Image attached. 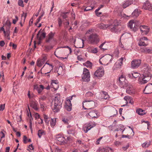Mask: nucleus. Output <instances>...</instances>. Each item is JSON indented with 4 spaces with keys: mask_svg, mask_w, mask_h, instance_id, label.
<instances>
[{
    "mask_svg": "<svg viewBox=\"0 0 152 152\" xmlns=\"http://www.w3.org/2000/svg\"><path fill=\"white\" fill-rule=\"evenodd\" d=\"M151 76V75L149 72L148 73H144L143 75V77L138 78V83L141 85L146 83L150 80Z\"/></svg>",
    "mask_w": 152,
    "mask_h": 152,
    "instance_id": "nucleus-1",
    "label": "nucleus"
},
{
    "mask_svg": "<svg viewBox=\"0 0 152 152\" xmlns=\"http://www.w3.org/2000/svg\"><path fill=\"white\" fill-rule=\"evenodd\" d=\"M88 42L90 43L96 44L99 41V39L98 36L95 34H91L88 38Z\"/></svg>",
    "mask_w": 152,
    "mask_h": 152,
    "instance_id": "nucleus-2",
    "label": "nucleus"
},
{
    "mask_svg": "<svg viewBox=\"0 0 152 152\" xmlns=\"http://www.w3.org/2000/svg\"><path fill=\"white\" fill-rule=\"evenodd\" d=\"M94 105V102L92 100H85L83 103V108L85 110L86 109L87 110L89 108L91 109L92 106Z\"/></svg>",
    "mask_w": 152,
    "mask_h": 152,
    "instance_id": "nucleus-3",
    "label": "nucleus"
},
{
    "mask_svg": "<svg viewBox=\"0 0 152 152\" xmlns=\"http://www.w3.org/2000/svg\"><path fill=\"white\" fill-rule=\"evenodd\" d=\"M128 26L129 28L134 32L137 30L138 27L137 23L134 20H130L128 24Z\"/></svg>",
    "mask_w": 152,
    "mask_h": 152,
    "instance_id": "nucleus-4",
    "label": "nucleus"
},
{
    "mask_svg": "<svg viewBox=\"0 0 152 152\" xmlns=\"http://www.w3.org/2000/svg\"><path fill=\"white\" fill-rule=\"evenodd\" d=\"M83 74L82 76V78L84 81L88 82L90 80V74L88 70L84 68L83 72Z\"/></svg>",
    "mask_w": 152,
    "mask_h": 152,
    "instance_id": "nucleus-5",
    "label": "nucleus"
},
{
    "mask_svg": "<svg viewBox=\"0 0 152 152\" xmlns=\"http://www.w3.org/2000/svg\"><path fill=\"white\" fill-rule=\"evenodd\" d=\"M68 48L69 50V53L71 54L72 53L71 48L68 46H66L64 47H60L57 48L54 52L55 55L57 57H59V56H61L63 53L64 51L61 49V48Z\"/></svg>",
    "mask_w": 152,
    "mask_h": 152,
    "instance_id": "nucleus-6",
    "label": "nucleus"
},
{
    "mask_svg": "<svg viewBox=\"0 0 152 152\" xmlns=\"http://www.w3.org/2000/svg\"><path fill=\"white\" fill-rule=\"evenodd\" d=\"M119 85L121 87H124L127 86L128 83L126 79V77L122 75L118 78V80Z\"/></svg>",
    "mask_w": 152,
    "mask_h": 152,
    "instance_id": "nucleus-7",
    "label": "nucleus"
},
{
    "mask_svg": "<svg viewBox=\"0 0 152 152\" xmlns=\"http://www.w3.org/2000/svg\"><path fill=\"white\" fill-rule=\"evenodd\" d=\"M138 44L140 46H146L148 45V39L145 37H142L140 39Z\"/></svg>",
    "mask_w": 152,
    "mask_h": 152,
    "instance_id": "nucleus-8",
    "label": "nucleus"
},
{
    "mask_svg": "<svg viewBox=\"0 0 152 152\" xmlns=\"http://www.w3.org/2000/svg\"><path fill=\"white\" fill-rule=\"evenodd\" d=\"M112 59V56L110 55H106L101 58V60L104 65H107L111 62Z\"/></svg>",
    "mask_w": 152,
    "mask_h": 152,
    "instance_id": "nucleus-9",
    "label": "nucleus"
},
{
    "mask_svg": "<svg viewBox=\"0 0 152 152\" xmlns=\"http://www.w3.org/2000/svg\"><path fill=\"white\" fill-rule=\"evenodd\" d=\"M127 85V86H125V87H126V92L129 94H135V91L133 86L130 84H128Z\"/></svg>",
    "mask_w": 152,
    "mask_h": 152,
    "instance_id": "nucleus-10",
    "label": "nucleus"
},
{
    "mask_svg": "<svg viewBox=\"0 0 152 152\" xmlns=\"http://www.w3.org/2000/svg\"><path fill=\"white\" fill-rule=\"evenodd\" d=\"M111 22H113V24L110 23L111 25L109 27L110 28L112 32H115L117 31V26L118 25V23L116 20H114V22L112 20Z\"/></svg>",
    "mask_w": 152,
    "mask_h": 152,
    "instance_id": "nucleus-11",
    "label": "nucleus"
},
{
    "mask_svg": "<svg viewBox=\"0 0 152 152\" xmlns=\"http://www.w3.org/2000/svg\"><path fill=\"white\" fill-rule=\"evenodd\" d=\"M104 71L103 68L102 66H100L96 71L94 75L97 77H101L104 75Z\"/></svg>",
    "mask_w": 152,
    "mask_h": 152,
    "instance_id": "nucleus-12",
    "label": "nucleus"
},
{
    "mask_svg": "<svg viewBox=\"0 0 152 152\" xmlns=\"http://www.w3.org/2000/svg\"><path fill=\"white\" fill-rule=\"evenodd\" d=\"M141 61L140 60H134L131 62V67L132 68L136 69L138 68L141 64Z\"/></svg>",
    "mask_w": 152,
    "mask_h": 152,
    "instance_id": "nucleus-13",
    "label": "nucleus"
},
{
    "mask_svg": "<svg viewBox=\"0 0 152 152\" xmlns=\"http://www.w3.org/2000/svg\"><path fill=\"white\" fill-rule=\"evenodd\" d=\"M141 34H147L149 31V28L146 26H141L140 27Z\"/></svg>",
    "mask_w": 152,
    "mask_h": 152,
    "instance_id": "nucleus-14",
    "label": "nucleus"
},
{
    "mask_svg": "<svg viewBox=\"0 0 152 152\" xmlns=\"http://www.w3.org/2000/svg\"><path fill=\"white\" fill-rule=\"evenodd\" d=\"M87 113L88 115L91 118H96L97 117L96 112L94 110H91V108L88 109Z\"/></svg>",
    "mask_w": 152,
    "mask_h": 152,
    "instance_id": "nucleus-15",
    "label": "nucleus"
},
{
    "mask_svg": "<svg viewBox=\"0 0 152 152\" xmlns=\"http://www.w3.org/2000/svg\"><path fill=\"white\" fill-rule=\"evenodd\" d=\"M142 8L144 9L152 11V5L148 1H146L143 5Z\"/></svg>",
    "mask_w": 152,
    "mask_h": 152,
    "instance_id": "nucleus-16",
    "label": "nucleus"
},
{
    "mask_svg": "<svg viewBox=\"0 0 152 152\" xmlns=\"http://www.w3.org/2000/svg\"><path fill=\"white\" fill-rule=\"evenodd\" d=\"M61 105V103L60 99V95L59 94H57L55 97L54 100V105Z\"/></svg>",
    "mask_w": 152,
    "mask_h": 152,
    "instance_id": "nucleus-17",
    "label": "nucleus"
},
{
    "mask_svg": "<svg viewBox=\"0 0 152 152\" xmlns=\"http://www.w3.org/2000/svg\"><path fill=\"white\" fill-rule=\"evenodd\" d=\"M144 92L146 94H149L152 93V84H148L145 88Z\"/></svg>",
    "mask_w": 152,
    "mask_h": 152,
    "instance_id": "nucleus-18",
    "label": "nucleus"
},
{
    "mask_svg": "<svg viewBox=\"0 0 152 152\" xmlns=\"http://www.w3.org/2000/svg\"><path fill=\"white\" fill-rule=\"evenodd\" d=\"M133 0H126L124 1L122 5V7L124 8L129 7L133 3Z\"/></svg>",
    "mask_w": 152,
    "mask_h": 152,
    "instance_id": "nucleus-19",
    "label": "nucleus"
},
{
    "mask_svg": "<svg viewBox=\"0 0 152 152\" xmlns=\"http://www.w3.org/2000/svg\"><path fill=\"white\" fill-rule=\"evenodd\" d=\"M65 106L66 109L70 111L72 109V104L70 100H66L65 103Z\"/></svg>",
    "mask_w": 152,
    "mask_h": 152,
    "instance_id": "nucleus-20",
    "label": "nucleus"
},
{
    "mask_svg": "<svg viewBox=\"0 0 152 152\" xmlns=\"http://www.w3.org/2000/svg\"><path fill=\"white\" fill-rule=\"evenodd\" d=\"M67 128L68 129L67 131L68 134H72L73 135H75L76 132V131L74 127H71L70 125H69L67 126Z\"/></svg>",
    "mask_w": 152,
    "mask_h": 152,
    "instance_id": "nucleus-21",
    "label": "nucleus"
},
{
    "mask_svg": "<svg viewBox=\"0 0 152 152\" xmlns=\"http://www.w3.org/2000/svg\"><path fill=\"white\" fill-rule=\"evenodd\" d=\"M34 89L36 90L39 94H40L44 89V86L42 85H40L38 86L37 85H34Z\"/></svg>",
    "mask_w": 152,
    "mask_h": 152,
    "instance_id": "nucleus-22",
    "label": "nucleus"
},
{
    "mask_svg": "<svg viewBox=\"0 0 152 152\" xmlns=\"http://www.w3.org/2000/svg\"><path fill=\"white\" fill-rule=\"evenodd\" d=\"M55 33H53L50 32L47 36V37L46 39V42H49L52 39L55 35Z\"/></svg>",
    "mask_w": 152,
    "mask_h": 152,
    "instance_id": "nucleus-23",
    "label": "nucleus"
},
{
    "mask_svg": "<svg viewBox=\"0 0 152 152\" xmlns=\"http://www.w3.org/2000/svg\"><path fill=\"white\" fill-rule=\"evenodd\" d=\"M30 106L35 110H38L39 109L38 104L34 101H31L30 103Z\"/></svg>",
    "mask_w": 152,
    "mask_h": 152,
    "instance_id": "nucleus-24",
    "label": "nucleus"
},
{
    "mask_svg": "<svg viewBox=\"0 0 152 152\" xmlns=\"http://www.w3.org/2000/svg\"><path fill=\"white\" fill-rule=\"evenodd\" d=\"M87 51L90 53H96L98 52L97 48H94L93 47H88L87 49Z\"/></svg>",
    "mask_w": 152,
    "mask_h": 152,
    "instance_id": "nucleus-25",
    "label": "nucleus"
},
{
    "mask_svg": "<svg viewBox=\"0 0 152 152\" xmlns=\"http://www.w3.org/2000/svg\"><path fill=\"white\" fill-rule=\"evenodd\" d=\"M111 25L110 24H104L103 23H102L98 24V27L101 29H106Z\"/></svg>",
    "mask_w": 152,
    "mask_h": 152,
    "instance_id": "nucleus-26",
    "label": "nucleus"
},
{
    "mask_svg": "<svg viewBox=\"0 0 152 152\" xmlns=\"http://www.w3.org/2000/svg\"><path fill=\"white\" fill-rule=\"evenodd\" d=\"M41 30L39 31L37 34V38L39 41H40L42 38H45L46 36V33L44 32H42L40 36H39V34Z\"/></svg>",
    "mask_w": 152,
    "mask_h": 152,
    "instance_id": "nucleus-27",
    "label": "nucleus"
},
{
    "mask_svg": "<svg viewBox=\"0 0 152 152\" xmlns=\"http://www.w3.org/2000/svg\"><path fill=\"white\" fill-rule=\"evenodd\" d=\"M101 94L102 99H108L110 97L107 92L103 91L101 92Z\"/></svg>",
    "mask_w": 152,
    "mask_h": 152,
    "instance_id": "nucleus-28",
    "label": "nucleus"
},
{
    "mask_svg": "<svg viewBox=\"0 0 152 152\" xmlns=\"http://www.w3.org/2000/svg\"><path fill=\"white\" fill-rule=\"evenodd\" d=\"M142 52L148 54L152 53V48H145L141 50Z\"/></svg>",
    "mask_w": 152,
    "mask_h": 152,
    "instance_id": "nucleus-29",
    "label": "nucleus"
},
{
    "mask_svg": "<svg viewBox=\"0 0 152 152\" xmlns=\"http://www.w3.org/2000/svg\"><path fill=\"white\" fill-rule=\"evenodd\" d=\"M61 107V105H54V106L52 108L54 112H58L59 111Z\"/></svg>",
    "mask_w": 152,
    "mask_h": 152,
    "instance_id": "nucleus-30",
    "label": "nucleus"
},
{
    "mask_svg": "<svg viewBox=\"0 0 152 152\" xmlns=\"http://www.w3.org/2000/svg\"><path fill=\"white\" fill-rule=\"evenodd\" d=\"M124 99L126 101V104L129 103L132 104H133V101L131 97L129 96H125L124 98Z\"/></svg>",
    "mask_w": 152,
    "mask_h": 152,
    "instance_id": "nucleus-31",
    "label": "nucleus"
},
{
    "mask_svg": "<svg viewBox=\"0 0 152 152\" xmlns=\"http://www.w3.org/2000/svg\"><path fill=\"white\" fill-rule=\"evenodd\" d=\"M140 14V11L139 12L138 10H135L132 13V16L134 18L137 17Z\"/></svg>",
    "mask_w": 152,
    "mask_h": 152,
    "instance_id": "nucleus-32",
    "label": "nucleus"
},
{
    "mask_svg": "<svg viewBox=\"0 0 152 152\" xmlns=\"http://www.w3.org/2000/svg\"><path fill=\"white\" fill-rule=\"evenodd\" d=\"M47 64L48 66H49V72H47V73H46L45 74H46L47 73H49L53 69V65L50 64H49V63H48L47 62H46L45 64L43 66V67L41 69V70L44 67H46V65Z\"/></svg>",
    "mask_w": 152,
    "mask_h": 152,
    "instance_id": "nucleus-33",
    "label": "nucleus"
},
{
    "mask_svg": "<svg viewBox=\"0 0 152 152\" xmlns=\"http://www.w3.org/2000/svg\"><path fill=\"white\" fill-rule=\"evenodd\" d=\"M91 128L90 126L89 125H85L83 127V130L85 133H87L88 131L90 130Z\"/></svg>",
    "mask_w": 152,
    "mask_h": 152,
    "instance_id": "nucleus-34",
    "label": "nucleus"
},
{
    "mask_svg": "<svg viewBox=\"0 0 152 152\" xmlns=\"http://www.w3.org/2000/svg\"><path fill=\"white\" fill-rule=\"evenodd\" d=\"M136 113L140 115H143L146 113L145 110L140 108L136 110Z\"/></svg>",
    "mask_w": 152,
    "mask_h": 152,
    "instance_id": "nucleus-35",
    "label": "nucleus"
},
{
    "mask_svg": "<svg viewBox=\"0 0 152 152\" xmlns=\"http://www.w3.org/2000/svg\"><path fill=\"white\" fill-rule=\"evenodd\" d=\"M43 116L45 122L47 124H49L50 118L45 114H43Z\"/></svg>",
    "mask_w": 152,
    "mask_h": 152,
    "instance_id": "nucleus-36",
    "label": "nucleus"
},
{
    "mask_svg": "<svg viewBox=\"0 0 152 152\" xmlns=\"http://www.w3.org/2000/svg\"><path fill=\"white\" fill-rule=\"evenodd\" d=\"M45 62L40 59H38L37 61L36 64L37 66L39 67H41Z\"/></svg>",
    "mask_w": 152,
    "mask_h": 152,
    "instance_id": "nucleus-37",
    "label": "nucleus"
},
{
    "mask_svg": "<svg viewBox=\"0 0 152 152\" xmlns=\"http://www.w3.org/2000/svg\"><path fill=\"white\" fill-rule=\"evenodd\" d=\"M56 139L58 141L61 142H64L65 140V138L59 135L56 137Z\"/></svg>",
    "mask_w": 152,
    "mask_h": 152,
    "instance_id": "nucleus-38",
    "label": "nucleus"
},
{
    "mask_svg": "<svg viewBox=\"0 0 152 152\" xmlns=\"http://www.w3.org/2000/svg\"><path fill=\"white\" fill-rule=\"evenodd\" d=\"M45 131L42 130H39L38 133V135L39 138H40L41 136L43 135H45Z\"/></svg>",
    "mask_w": 152,
    "mask_h": 152,
    "instance_id": "nucleus-39",
    "label": "nucleus"
},
{
    "mask_svg": "<svg viewBox=\"0 0 152 152\" xmlns=\"http://www.w3.org/2000/svg\"><path fill=\"white\" fill-rule=\"evenodd\" d=\"M151 144L150 142H146L142 144V147L143 148H145L148 147Z\"/></svg>",
    "mask_w": 152,
    "mask_h": 152,
    "instance_id": "nucleus-40",
    "label": "nucleus"
},
{
    "mask_svg": "<svg viewBox=\"0 0 152 152\" xmlns=\"http://www.w3.org/2000/svg\"><path fill=\"white\" fill-rule=\"evenodd\" d=\"M56 122V118H52L50 122V124L51 126L52 127H53L55 125Z\"/></svg>",
    "mask_w": 152,
    "mask_h": 152,
    "instance_id": "nucleus-41",
    "label": "nucleus"
},
{
    "mask_svg": "<svg viewBox=\"0 0 152 152\" xmlns=\"http://www.w3.org/2000/svg\"><path fill=\"white\" fill-rule=\"evenodd\" d=\"M131 37V35L130 34L127 33H125L122 34L121 37L127 39L130 37Z\"/></svg>",
    "mask_w": 152,
    "mask_h": 152,
    "instance_id": "nucleus-42",
    "label": "nucleus"
},
{
    "mask_svg": "<svg viewBox=\"0 0 152 152\" xmlns=\"http://www.w3.org/2000/svg\"><path fill=\"white\" fill-rule=\"evenodd\" d=\"M84 65L87 67L89 68H91L92 66V63L88 61H87L86 63H84Z\"/></svg>",
    "mask_w": 152,
    "mask_h": 152,
    "instance_id": "nucleus-43",
    "label": "nucleus"
},
{
    "mask_svg": "<svg viewBox=\"0 0 152 152\" xmlns=\"http://www.w3.org/2000/svg\"><path fill=\"white\" fill-rule=\"evenodd\" d=\"M50 86L51 87L53 88L55 90H57L58 87V84L57 83H51Z\"/></svg>",
    "mask_w": 152,
    "mask_h": 152,
    "instance_id": "nucleus-44",
    "label": "nucleus"
},
{
    "mask_svg": "<svg viewBox=\"0 0 152 152\" xmlns=\"http://www.w3.org/2000/svg\"><path fill=\"white\" fill-rule=\"evenodd\" d=\"M79 42L81 44L80 45H78V48H83L84 46V41L83 39H80L79 41Z\"/></svg>",
    "mask_w": 152,
    "mask_h": 152,
    "instance_id": "nucleus-45",
    "label": "nucleus"
},
{
    "mask_svg": "<svg viewBox=\"0 0 152 152\" xmlns=\"http://www.w3.org/2000/svg\"><path fill=\"white\" fill-rule=\"evenodd\" d=\"M140 74L137 72H133V78H136L138 77Z\"/></svg>",
    "mask_w": 152,
    "mask_h": 152,
    "instance_id": "nucleus-46",
    "label": "nucleus"
},
{
    "mask_svg": "<svg viewBox=\"0 0 152 152\" xmlns=\"http://www.w3.org/2000/svg\"><path fill=\"white\" fill-rule=\"evenodd\" d=\"M93 94L91 92H87L85 95L86 96L87 98H88L92 96Z\"/></svg>",
    "mask_w": 152,
    "mask_h": 152,
    "instance_id": "nucleus-47",
    "label": "nucleus"
},
{
    "mask_svg": "<svg viewBox=\"0 0 152 152\" xmlns=\"http://www.w3.org/2000/svg\"><path fill=\"white\" fill-rule=\"evenodd\" d=\"M46 99V97L45 96H41L39 98V103H40V102H42V101L45 100Z\"/></svg>",
    "mask_w": 152,
    "mask_h": 152,
    "instance_id": "nucleus-48",
    "label": "nucleus"
},
{
    "mask_svg": "<svg viewBox=\"0 0 152 152\" xmlns=\"http://www.w3.org/2000/svg\"><path fill=\"white\" fill-rule=\"evenodd\" d=\"M45 47L46 51H48L53 48V46H52L48 45L45 46Z\"/></svg>",
    "mask_w": 152,
    "mask_h": 152,
    "instance_id": "nucleus-49",
    "label": "nucleus"
},
{
    "mask_svg": "<svg viewBox=\"0 0 152 152\" xmlns=\"http://www.w3.org/2000/svg\"><path fill=\"white\" fill-rule=\"evenodd\" d=\"M68 14L69 13L68 12L63 13L61 14V15L65 19L67 17Z\"/></svg>",
    "mask_w": 152,
    "mask_h": 152,
    "instance_id": "nucleus-50",
    "label": "nucleus"
},
{
    "mask_svg": "<svg viewBox=\"0 0 152 152\" xmlns=\"http://www.w3.org/2000/svg\"><path fill=\"white\" fill-rule=\"evenodd\" d=\"M62 121L65 124H68V121L69 120L67 118H62Z\"/></svg>",
    "mask_w": 152,
    "mask_h": 152,
    "instance_id": "nucleus-51",
    "label": "nucleus"
},
{
    "mask_svg": "<svg viewBox=\"0 0 152 152\" xmlns=\"http://www.w3.org/2000/svg\"><path fill=\"white\" fill-rule=\"evenodd\" d=\"M18 4L19 6H20L23 7L24 6L23 4V1L22 0H19Z\"/></svg>",
    "mask_w": 152,
    "mask_h": 152,
    "instance_id": "nucleus-52",
    "label": "nucleus"
},
{
    "mask_svg": "<svg viewBox=\"0 0 152 152\" xmlns=\"http://www.w3.org/2000/svg\"><path fill=\"white\" fill-rule=\"evenodd\" d=\"M88 125H89L90 127L92 128L93 127L95 126H96V124L94 122H93L90 123L89 124H88Z\"/></svg>",
    "mask_w": 152,
    "mask_h": 152,
    "instance_id": "nucleus-53",
    "label": "nucleus"
},
{
    "mask_svg": "<svg viewBox=\"0 0 152 152\" xmlns=\"http://www.w3.org/2000/svg\"><path fill=\"white\" fill-rule=\"evenodd\" d=\"M93 9V7H92L88 6L86 7L84 10L85 11H87L92 10Z\"/></svg>",
    "mask_w": 152,
    "mask_h": 152,
    "instance_id": "nucleus-54",
    "label": "nucleus"
},
{
    "mask_svg": "<svg viewBox=\"0 0 152 152\" xmlns=\"http://www.w3.org/2000/svg\"><path fill=\"white\" fill-rule=\"evenodd\" d=\"M39 104L40 106V108L42 110H44L45 108V104L44 102H40Z\"/></svg>",
    "mask_w": 152,
    "mask_h": 152,
    "instance_id": "nucleus-55",
    "label": "nucleus"
},
{
    "mask_svg": "<svg viewBox=\"0 0 152 152\" xmlns=\"http://www.w3.org/2000/svg\"><path fill=\"white\" fill-rule=\"evenodd\" d=\"M98 152H108V151L106 149L102 148L99 149Z\"/></svg>",
    "mask_w": 152,
    "mask_h": 152,
    "instance_id": "nucleus-56",
    "label": "nucleus"
},
{
    "mask_svg": "<svg viewBox=\"0 0 152 152\" xmlns=\"http://www.w3.org/2000/svg\"><path fill=\"white\" fill-rule=\"evenodd\" d=\"M124 60V58L121 57L119 60V65L121 66L123 64V61Z\"/></svg>",
    "mask_w": 152,
    "mask_h": 152,
    "instance_id": "nucleus-57",
    "label": "nucleus"
},
{
    "mask_svg": "<svg viewBox=\"0 0 152 152\" xmlns=\"http://www.w3.org/2000/svg\"><path fill=\"white\" fill-rule=\"evenodd\" d=\"M27 16V14L26 13H23V14L22 15H21V18L22 19L23 18V20L24 21H25V19L26 18Z\"/></svg>",
    "mask_w": 152,
    "mask_h": 152,
    "instance_id": "nucleus-58",
    "label": "nucleus"
},
{
    "mask_svg": "<svg viewBox=\"0 0 152 152\" xmlns=\"http://www.w3.org/2000/svg\"><path fill=\"white\" fill-rule=\"evenodd\" d=\"M58 23L59 26V27L61 26L62 24V21L59 18H58Z\"/></svg>",
    "mask_w": 152,
    "mask_h": 152,
    "instance_id": "nucleus-59",
    "label": "nucleus"
},
{
    "mask_svg": "<svg viewBox=\"0 0 152 152\" xmlns=\"http://www.w3.org/2000/svg\"><path fill=\"white\" fill-rule=\"evenodd\" d=\"M77 23L76 21H75L74 22V23L72 24V26L73 28H76L77 26Z\"/></svg>",
    "mask_w": 152,
    "mask_h": 152,
    "instance_id": "nucleus-60",
    "label": "nucleus"
},
{
    "mask_svg": "<svg viewBox=\"0 0 152 152\" xmlns=\"http://www.w3.org/2000/svg\"><path fill=\"white\" fill-rule=\"evenodd\" d=\"M10 46H12L13 48L14 49H16L17 48V45H15L12 42H10Z\"/></svg>",
    "mask_w": 152,
    "mask_h": 152,
    "instance_id": "nucleus-61",
    "label": "nucleus"
},
{
    "mask_svg": "<svg viewBox=\"0 0 152 152\" xmlns=\"http://www.w3.org/2000/svg\"><path fill=\"white\" fill-rule=\"evenodd\" d=\"M5 34L4 33V36H7V37H8L9 36L10 33V31L9 30L5 31Z\"/></svg>",
    "mask_w": 152,
    "mask_h": 152,
    "instance_id": "nucleus-62",
    "label": "nucleus"
},
{
    "mask_svg": "<svg viewBox=\"0 0 152 152\" xmlns=\"http://www.w3.org/2000/svg\"><path fill=\"white\" fill-rule=\"evenodd\" d=\"M15 19H14L13 20V23L14 24H15L16 23L17 21L18 20V17L17 16H15Z\"/></svg>",
    "mask_w": 152,
    "mask_h": 152,
    "instance_id": "nucleus-63",
    "label": "nucleus"
},
{
    "mask_svg": "<svg viewBox=\"0 0 152 152\" xmlns=\"http://www.w3.org/2000/svg\"><path fill=\"white\" fill-rule=\"evenodd\" d=\"M34 115L35 119L40 118L39 115L38 113H35L34 114Z\"/></svg>",
    "mask_w": 152,
    "mask_h": 152,
    "instance_id": "nucleus-64",
    "label": "nucleus"
}]
</instances>
